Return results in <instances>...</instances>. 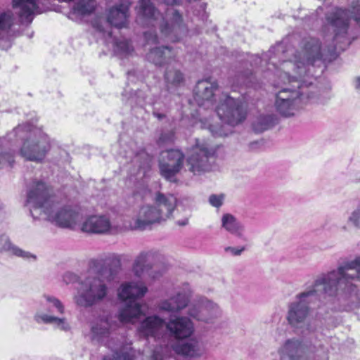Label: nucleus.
I'll return each mask as SVG.
<instances>
[{
    "label": "nucleus",
    "instance_id": "f257e3e1",
    "mask_svg": "<svg viewBox=\"0 0 360 360\" xmlns=\"http://www.w3.org/2000/svg\"><path fill=\"white\" fill-rule=\"evenodd\" d=\"M349 8L336 7L325 14L322 31L326 41L331 44L321 47L319 39L308 37L302 40L300 50L295 56L294 63L304 62L306 71L316 61L335 60L352 43L351 18L360 27V0H348Z\"/></svg>",
    "mask_w": 360,
    "mask_h": 360
},
{
    "label": "nucleus",
    "instance_id": "f03ea898",
    "mask_svg": "<svg viewBox=\"0 0 360 360\" xmlns=\"http://www.w3.org/2000/svg\"><path fill=\"white\" fill-rule=\"evenodd\" d=\"M276 48H272L263 54L262 57L258 56H251L250 61L251 66H263V63L267 66V70L272 72L283 84H292V89L283 88L276 94L275 108L281 115L288 117L293 116L300 108L302 97L313 98L311 92L304 91V89L312 85L311 81L304 79L308 77L304 62L298 61L294 63L292 60H283L278 67L273 60L272 53Z\"/></svg>",
    "mask_w": 360,
    "mask_h": 360
},
{
    "label": "nucleus",
    "instance_id": "7ed1b4c3",
    "mask_svg": "<svg viewBox=\"0 0 360 360\" xmlns=\"http://www.w3.org/2000/svg\"><path fill=\"white\" fill-rule=\"evenodd\" d=\"M96 276H89L80 283V289L75 297L77 305L89 308L105 301L109 295L110 284L118 278L122 269L121 257L112 253L105 258L91 262Z\"/></svg>",
    "mask_w": 360,
    "mask_h": 360
},
{
    "label": "nucleus",
    "instance_id": "20e7f679",
    "mask_svg": "<svg viewBox=\"0 0 360 360\" xmlns=\"http://www.w3.org/2000/svg\"><path fill=\"white\" fill-rule=\"evenodd\" d=\"M335 276V273L319 275L311 286L297 294L294 300L288 303L285 319L295 331L302 334L316 331V326L309 320L311 309L321 295L334 293Z\"/></svg>",
    "mask_w": 360,
    "mask_h": 360
},
{
    "label": "nucleus",
    "instance_id": "39448f33",
    "mask_svg": "<svg viewBox=\"0 0 360 360\" xmlns=\"http://www.w3.org/2000/svg\"><path fill=\"white\" fill-rule=\"evenodd\" d=\"M26 205L34 219L44 214L49 221L62 228L73 229L82 219L77 207L66 205L55 211L52 189L42 181L32 183L27 193Z\"/></svg>",
    "mask_w": 360,
    "mask_h": 360
},
{
    "label": "nucleus",
    "instance_id": "423d86ee",
    "mask_svg": "<svg viewBox=\"0 0 360 360\" xmlns=\"http://www.w3.org/2000/svg\"><path fill=\"white\" fill-rule=\"evenodd\" d=\"M335 273V281L334 293L325 295L332 297L337 302L338 307H334L338 311H352L360 307V290L358 283L360 282V257L347 262L339 266L336 270H332L323 274Z\"/></svg>",
    "mask_w": 360,
    "mask_h": 360
},
{
    "label": "nucleus",
    "instance_id": "0eeeda50",
    "mask_svg": "<svg viewBox=\"0 0 360 360\" xmlns=\"http://www.w3.org/2000/svg\"><path fill=\"white\" fill-rule=\"evenodd\" d=\"M191 296V290L188 284L185 283L183 289L176 295L162 302L160 309L167 311H179L188 306V314L198 321L213 323L221 315L219 306L202 296L196 297L188 304Z\"/></svg>",
    "mask_w": 360,
    "mask_h": 360
},
{
    "label": "nucleus",
    "instance_id": "6e6552de",
    "mask_svg": "<svg viewBox=\"0 0 360 360\" xmlns=\"http://www.w3.org/2000/svg\"><path fill=\"white\" fill-rule=\"evenodd\" d=\"M7 137L14 146L20 141L22 142L20 155L27 160L41 162L51 148L48 135L29 123L19 124L7 134Z\"/></svg>",
    "mask_w": 360,
    "mask_h": 360
},
{
    "label": "nucleus",
    "instance_id": "1a4fd4ad",
    "mask_svg": "<svg viewBox=\"0 0 360 360\" xmlns=\"http://www.w3.org/2000/svg\"><path fill=\"white\" fill-rule=\"evenodd\" d=\"M140 13L150 22L158 26L160 36L171 42L181 41L188 33L182 15L176 9L168 8L163 16L150 0H141Z\"/></svg>",
    "mask_w": 360,
    "mask_h": 360
},
{
    "label": "nucleus",
    "instance_id": "9d476101",
    "mask_svg": "<svg viewBox=\"0 0 360 360\" xmlns=\"http://www.w3.org/2000/svg\"><path fill=\"white\" fill-rule=\"evenodd\" d=\"M178 206L177 199L174 195L158 192L155 197V206L141 207L131 226L134 230H146L153 224L166 220Z\"/></svg>",
    "mask_w": 360,
    "mask_h": 360
},
{
    "label": "nucleus",
    "instance_id": "9b49d317",
    "mask_svg": "<svg viewBox=\"0 0 360 360\" xmlns=\"http://www.w3.org/2000/svg\"><path fill=\"white\" fill-rule=\"evenodd\" d=\"M111 328L108 316L99 319L91 328L92 340L104 343L112 352L111 356H104L103 360H134L135 354L130 343L124 344L112 338L109 339Z\"/></svg>",
    "mask_w": 360,
    "mask_h": 360
},
{
    "label": "nucleus",
    "instance_id": "f8f14e48",
    "mask_svg": "<svg viewBox=\"0 0 360 360\" xmlns=\"http://www.w3.org/2000/svg\"><path fill=\"white\" fill-rule=\"evenodd\" d=\"M148 289L143 284L130 282L121 285L118 297L124 302L120 310L118 319L122 323H134L142 314L141 306L138 300L144 296Z\"/></svg>",
    "mask_w": 360,
    "mask_h": 360
},
{
    "label": "nucleus",
    "instance_id": "ddd939ff",
    "mask_svg": "<svg viewBox=\"0 0 360 360\" xmlns=\"http://www.w3.org/2000/svg\"><path fill=\"white\" fill-rule=\"evenodd\" d=\"M217 159V150L202 140L195 139L189 149L186 158L188 170L195 175H200L212 169Z\"/></svg>",
    "mask_w": 360,
    "mask_h": 360
},
{
    "label": "nucleus",
    "instance_id": "4468645a",
    "mask_svg": "<svg viewBox=\"0 0 360 360\" xmlns=\"http://www.w3.org/2000/svg\"><path fill=\"white\" fill-rule=\"evenodd\" d=\"M44 301L41 302V305L47 307L48 313L42 311H37L34 315V320L37 323L41 324H51L56 328L68 331L70 327L68 323L66 321L65 318H59L51 314H63L65 312V307L63 304L57 297L50 295H44Z\"/></svg>",
    "mask_w": 360,
    "mask_h": 360
},
{
    "label": "nucleus",
    "instance_id": "2eb2a0df",
    "mask_svg": "<svg viewBox=\"0 0 360 360\" xmlns=\"http://www.w3.org/2000/svg\"><path fill=\"white\" fill-rule=\"evenodd\" d=\"M164 260V256L159 251L151 250L140 252L135 258L132 271L140 278L155 279L162 275V271L156 267Z\"/></svg>",
    "mask_w": 360,
    "mask_h": 360
},
{
    "label": "nucleus",
    "instance_id": "dca6fc26",
    "mask_svg": "<svg viewBox=\"0 0 360 360\" xmlns=\"http://www.w3.org/2000/svg\"><path fill=\"white\" fill-rule=\"evenodd\" d=\"M220 120L229 125L236 126L246 118V109L243 101L225 95L216 108Z\"/></svg>",
    "mask_w": 360,
    "mask_h": 360
},
{
    "label": "nucleus",
    "instance_id": "f3484780",
    "mask_svg": "<svg viewBox=\"0 0 360 360\" xmlns=\"http://www.w3.org/2000/svg\"><path fill=\"white\" fill-rule=\"evenodd\" d=\"M129 6L121 4L118 6L110 8L106 19L96 18L92 22L94 28L102 33L104 37H111V27L122 28L126 27L129 17Z\"/></svg>",
    "mask_w": 360,
    "mask_h": 360
},
{
    "label": "nucleus",
    "instance_id": "a211bd4d",
    "mask_svg": "<svg viewBox=\"0 0 360 360\" xmlns=\"http://www.w3.org/2000/svg\"><path fill=\"white\" fill-rule=\"evenodd\" d=\"M185 155L178 149H171L163 152L159 160L161 176L171 182L176 181V176L182 169Z\"/></svg>",
    "mask_w": 360,
    "mask_h": 360
},
{
    "label": "nucleus",
    "instance_id": "6ab92c4d",
    "mask_svg": "<svg viewBox=\"0 0 360 360\" xmlns=\"http://www.w3.org/2000/svg\"><path fill=\"white\" fill-rule=\"evenodd\" d=\"M178 52L170 46H161L152 48L147 53L146 60L157 67H162L176 61Z\"/></svg>",
    "mask_w": 360,
    "mask_h": 360
},
{
    "label": "nucleus",
    "instance_id": "aec40b11",
    "mask_svg": "<svg viewBox=\"0 0 360 360\" xmlns=\"http://www.w3.org/2000/svg\"><path fill=\"white\" fill-rule=\"evenodd\" d=\"M280 360H305V348L296 338L288 339L278 349Z\"/></svg>",
    "mask_w": 360,
    "mask_h": 360
},
{
    "label": "nucleus",
    "instance_id": "412c9836",
    "mask_svg": "<svg viewBox=\"0 0 360 360\" xmlns=\"http://www.w3.org/2000/svg\"><path fill=\"white\" fill-rule=\"evenodd\" d=\"M167 330L176 339L190 337L193 333V324L191 319L185 316L171 318L166 324Z\"/></svg>",
    "mask_w": 360,
    "mask_h": 360
},
{
    "label": "nucleus",
    "instance_id": "4be33fe9",
    "mask_svg": "<svg viewBox=\"0 0 360 360\" xmlns=\"http://www.w3.org/2000/svg\"><path fill=\"white\" fill-rule=\"evenodd\" d=\"M217 89L218 84L210 78L199 80L193 89L194 98L198 105H204L205 102L212 104L214 92Z\"/></svg>",
    "mask_w": 360,
    "mask_h": 360
},
{
    "label": "nucleus",
    "instance_id": "5701e85b",
    "mask_svg": "<svg viewBox=\"0 0 360 360\" xmlns=\"http://www.w3.org/2000/svg\"><path fill=\"white\" fill-rule=\"evenodd\" d=\"M165 326V321L158 316L146 317L138 327L141 336L159 338Z\"/></svg>",
    "mask_w": 360,
    "mask_h": 360
},
{
    "label": "nucleus",
    "instance_id": "b1692460",
    "mask_svg": "<svg viewBox=\"0 0 360 360\" xmlns=\"http://www.w3.org/2000/svg\"><path fill=\"white\" fill-rule=\"evenodd\" d=\"M110 226V219L107 217L93 215L84 221L82 230L87 233H105Z\"/></svg>",
    "mask_w": 360,
    "mask_h": 360
},
{
    "label": "nucleus",
    "instance_id": "393cba45",
    "mask_svg": "<svg viewBox=\"0 0 360 360\" xmlns=\"http://www.w3.org/2000/svg\"><path fill=\"white\" fill-rule=\"evenodd\" d=\"M13 7L18 10L20 22L27 24L32 22L34 12L38 9L34 0H13Z\"/></svg>",
    "mask_w": 360,
    "mask_h": 360
},
{
    "label": "nucleus",
    "instance_id": "a878e982",
    "mask_svg": "<svg viewBox=\"0 0 360 360\" xmlns=\"http://www.w3.org/2000/svg\"><path fill=\"white\" fill-rule=\"evenodd\" d=\"M13 146V141H9L7 135L0 137V169L13 167L15 163Z\"/></svg>",
    "mask_w": 360,
    "mask_h": 360
},
{
    "label": "nucleus",
    "instance_id": "bb28decb",
    "mask_svg": "<svg viewBox=\"0 0 360 360\" xmlns=\"http://www.w3.org/2000/svg\"><path fill=\"white\" fill-rule=\"evenodd\" d=\"M222 227L238 238H243L245 227L233 215L224 214L221 218Z\"/></svg>",
    "mask_w": 360,
    "mask_h": 360
},
{
    "label": "nucleus",
    "instance_id": "cd10ccee",
    "mask_svg": "<svg viewBox=\"0 0 360 360\" xmlns=\"http://www.w3.org/2000/svg\"><path fill=\"white\" fill-rule=\"evenodd\" d=\"M178 354L187 356H200L204 352L202 343L196 339H191L176 347Z\"/></svg>",
    "mask_w": 360,
    "mask_h": 360
},
{
    "label": "nucleus",
    "instance_id": "c85d7f7f",
    "mask_svg": "<svg viewBox=\"0 0 360 360\" xmlns=\"http://www.w3.org/2000/svg\"><path fill=\"white\" fill-rule=\"evenodd\" d=\"M278 123V119L275 115H262L256 118L252 122V129L255 133L263 131L272 128Z\"/></svg>",
    "mask_w": 360,
    "mask_h": 360
},
{
    "label": "nucleus",
    "instance_id": "c756f323",
    "mask_svg": "<svg viewBox=\"0 0 360 360\" xmlns=\"http://www.w3.org/2000/svg\"><path fill=\"white\" fill-rule=\"evenodd\" d=\"M3 251H11L13 255L23 259L32 257L36 259L35 255H32L29 252L24 251L20 248L13 245L8 237L4 235L0 236V252H1Z\"/></svg>",
    "mask_w": 360,
    "mask_h": 360
},
{
    "label": "nucleus",
    "instance_id": "7c9ffc66",
    "mask_svg": "<svg viewBox=\"0 0 360 360\" xmlns=\"http://www.w3.org/2000/svg\"><path fill=\"white\" fill-rule=\"evenodd\" d=\"M234 82L238 86L244 85L247 87H252L254 89H257L261 86L256 76L252 73V70L248 69L244 71L238 72L236 75V81Z\"/></svg>",
    "mask_w": 360,
    "mask_h": 360
},
{
    "label": "nucleus",
    "instance_id": "2f4dec72",
    "mask_svg": "<svg viewBox=\"0 0 360 360\" xmlns=\"http://www.w3.org/2000/svg\"><path fill=\"white\" fill-rule=\"evenodd\" d=\"M164 78L168 89L179 86L184 83V75L179 70L174 68H167L165 70Z\"/></svg>",
    "mask_w": 360,
    "mask_h": 360
},
{
    "label": "nucleus",
    "instance_id": "473e14b6",
    "mask_svg": "<svg viewBox=\"0 0 360 360\" xmlns=\"http://www.w3.org/2000/svg\"><path fill=\"white\" fill-rule=\"evenodd\" d=\"M113 51L117 56L123 58L131 56L134 49L129 40L121 38L114 39Z\"/></svg>",
    "mask_w": 360,
    "mask_h": 360
},
{
    "label": "nucleus",
    "instance_id": "72a5a7b5",
    "mask_svg": "<svg viewBox=\"0 0 360 360\" xmlns=\"http://www.w3.org/2000/svg\"><path fill=\"white\" fill-rule=\"evenodd\" d=\"M96 8L95 0H79L73 6L74 13L86 15L91 13Z\"/></svg>",
    "mask_w": 360,
    "mask_h": 360
},
{
    "label": "nucleus",
    "instance_id": "f704fd0d",
    "mask_svg": "<svg viewBox=\"0 0 360 360\" xmlns=\"http://www.w3.org/2000/svg\"><path fill=\"white\" fill-rule=\"evenodd\" d=\"M150 158L145 151H140L134 157L131 162L137 165L139 171H146L150 167Z\"/></svg>",
    "mask_w": 360,
    "mask_h": 360
},
{
    "label": "nucleus",
    "instance_id": "c9c22d12",
    "mask_svg": "<svg viewBox=\"0 0 360 360\" xmlns=\"http://www.w3.org/2000/svg\"><path fill=\"white\" fill-rule=\"evenodd\" d=\"M174 138L175 134L172 130L162 131L157 141V143L160 146H164L173 143Z\"/></svg>",
    "mask_w": 360,
    "mask_h": 360
},
{
    "label": "nucleus",
    "instance_id": "e433bc0d",
    "mask_svg": "<svg viewBox=\"0 0 360 360\" xmlns=\"http://www.w3.org/2000/svg\"><path fill=\"white\" fill-rule=\"evenodd\" d=\"M347 223L356 229H360V205H359L349 214Z\"/></svg>",
    "mask_w": 360,
    "mask_h": 360
},
{
    "label": "nucleus",
    "instance_id": "4c0bfd02",
    "mask_svg": "<svg viewBox=\"0 0 360 360\" xmlns=\"http://www.w3.org/2000/svg\"><path fill=\"white\" fill-rule=\"evenodd\" d=\"M13 24L12 16L10 13L0 14V30L9 29Z\"/></svg>",
    "mask_w": 360,
    "mask_h": 360
},
{
    "label": "nucleus",
    "instance_id": "58836bf2",
    "mask_svg": "<svg viewBox=\"0 0 360 360\" xmlns=\"http://www.w3.org/2000/svg\"><path fill=\"white\" fill-rule=\"evenodd\" d=\"M198 8H195L193 11L195 15L199 17L200 20L202 22H205L207 20L208 14L207 13L205 9L207 7V4L202 3L198 6Z\"/></svg>",
    "mask_w": 360,
    "mask_h": 360
},
{
    "label": "nucleus",
    "instance_id": "ea45409f",
    "mask_svg": "<svg viewBox=\"0 0 360 360\" xmlns=\"http://www.w3.org/2000/svg\"><path fill=\"white\" fill-rule=\"evenodd\" d=\"M331 97L330 87H329L319 91L317 100L320 103L325 104L331 98Z\"/></svg>",
    "mask_w": 360,
    "mask_h": 360
},
{
    "label": "nucleus",
    "instance_id": "a19ab883",
    "mask_svg": "<svg viewBox=\"0 0 360 360\" xmlns=\"http://www.w3.org/2000/svg\"><path fill=\"white\" fill-rule=\"evenodd\" d=\"M224 195L212 194L209 198V202L215 207H219L223 203Z\"/></svg>",
    "mask_w": 360,
    "mask_h": 360
},
{
    "label": "nucleus",
    "instance_id": "79ce46f5",
    "mask_svg": "<svg viewBox=\"0 0 360 360\" xmlns=\"http://www.w3.org/2000/svg\"><path fill=\"white\" fill-rule=\"evenodd\" d=\"M144 37L148 44H158L160 42L158 35L153 32H145Z\"/></svg>",
    "mask_w": 360,
    "mask_h": 360
},
{
    "label": "nucleus",
    "instance_id": "37998d69",
    "mask_svg": "<svg viewBox=\"0 0 360 360\" xmlns=\"http://www.w3.org/2000/svg\"><path fill=\"white\" fill-rule=\"evenodd\" d=\"M224 250L226 252H230L233 256H238L240 255L241 253L245 250V247H242L240 248L235 247H226Z\"/></svg>",
    "mask_w": 360,
    "mask_h": 360
},
{
    "label": "nucleus",
    "instance_id": "c03bdc74",
    "mask_svg": "<svg viewBox=\"0 0 360 360\" xmlns=\"http://www.w3.org/2000/svg\"><path fill=\"white\" fill-rule=\"evenodd\" d=\"M190 215H186L183 219L177 220L176 224L180 226H185L188 224Z\"/></svg>",
    "mask_w": 360,
    "mask_h": 360
},
{
    "label": "nucleus",
    "instance_id": "a18cd8bd",
    "mask_svg": "<svg viewBox=\"0 0 360 360\" xmlns=\"http://www.w3.org/2000/svg\"><path fill=\"white\" fill-rule=\"evenodd\" d=\"M181 0H163V2L166 5H179L181 3Z\"/></svg>",
    "mask_w": 360,
    "mask_h": 360
},
{
    "label": "nucleus",
    "instance_id": "49530a36",
    "mask_svg": "<svg viewBox=\"0 0 360 360\" xmlns=\"http://www.w3.org/2000/svg\"><path fill=\"white\" fill-rule=\"evenodd\" d=\"M153 115H154V117H155L159 120H162L163 118L165 117V114L160 113V112H155L154 111L153 112Z\"/></svg>",
    "mask_w": 360,
    "mask_h": 360
},
{
    "label": "nucleus",
    "instance_id": "de8ad7c7",
    "mask_svg": "<svg viewBox=\"0 0 360 360\" xmlns=\"http://www.w3.org/2000/svg\"><path fill=\"white\" fill-rule=\"evenodd\" d=\"M354 84H354L355 89L357 90H359L360 89V77H357L355 78Z\"/></svg>",
    "mask_w": 360,
    "mask_h": 360
},
{
    "label": "nucleus",
    "instance_id": "09e8293b",
    "mask_svg": "<svg viewBox=\"0 0 360 360\" xmlns=\"http://www.w3.org/2000/svg\"><path fill=\"white\" fill-rule=\"evenodd\" d=\"M210 130L211 131V132L212 133L213 135L214 136H221V131H214L212 127H210Z\"/></svg>",
    "mask_w": 360,
    "mask_h": 360
},
{
    "label": "nucleus",
    "instance_id": "8fccbe9b",
    "mask_svg": "<svg viewBox=\"0 0 360 360\" xmlns=\"http://www.w3.org/2000/svg\"><path fill=\"white\" fill-rule=\"evenodd\" d=\"M152 360H162L161 356H159L157 354L154 353Z\"/></svg>",
    "mask_w": 360,
    "mask_h": 360
},
{
    "label": "nucleus",
    "instance_id": "3c124183",
    "mask_svg": "<svg viewBox=\"0 0 360 360\" xmlns=\"http://www.w3.org/2000/svg\"><path fill=\"white\" fill-rule=\"evenodd\" d=\"M128 79H129V77L131 76V75H134V71H129L128 73Z\"/></svg>",
    "mask_w": 360,
    "mask_h": 360
},
{
    "label": "nucleus",
    "instance_id": "603ef678",
    "mask_svg": "<svg viewBox=\"0 0 360 360\" xmlns=\"http://www.w3.org/2000/svg\"><path fill=\"white\" fill-rule=\"evenodd\" d=\"M342 229L346 230V226H343Z\"/></svg>",
    "mask_w": 360,
    "mask_h": 360
}]
</instances>
